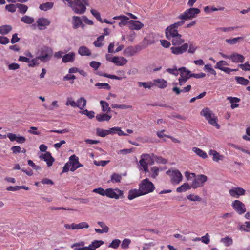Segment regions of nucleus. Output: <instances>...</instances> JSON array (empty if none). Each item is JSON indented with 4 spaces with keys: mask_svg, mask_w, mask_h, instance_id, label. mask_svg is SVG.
Masks as SVG:
<instances>
[{
    "mask_svg": "<svg viewBox=\"0 0 250 250\" xmlns=\"http://www.w3.org/2000/svg\"><path fill=\"white\" fill-rule=\"evenodd\" d=\"M207 177L203 174L198 175L193 181L191 187L193 188H197L199 187H202L204 183L207 181Z\"/></svg>",
    "mask_w": 250,
    "mask_h": 250,
    "instance_id": "obj_6",
    "label": "nucleus"
},
{
    "mask_svg": "<svg viewBox=\"0 0 250 250\" xmlns=\"http://www.w3.org/2000/svg\"><path fill=\"white\" fill-rule=\"evenodd\" d=\"M192 151L198 156L202 157L203 159H205L208 157L207 153L199 148L193 147Z\"/></svg>",
    "mask_w": 250,
    "mask_h": 250,
    "instance_id": "obj_30",
    "label": "nucleus"
},
{
    "mask_svg": "<svg viewBox=\"0 0 250 250\" xmlns=\"http://www.w3.org/2000/svg\"><path fill=\"white\" fill-rule=\"evenodd\" d=\"M89 227V225L86 222H81L79 224H77V229H88Z\"/></svg>",
    "mask_w": 250,
    "mask_h": 250,
    "instance_id": "obj_61",
    "label": "nucleus"
},
{
    "mask_svg": "<svg viewBox=\"0 0 250 250\" xmlns=\"http://www.w3.org/2000/svg\"><path fill=\"white\" fill-rule=\"evenodd\" d=\"M154 83H153L152 82H148V83H146V82H138V85L139 86L141 87L143 86L145 88H148L150 89L151 87L154 85Z\"/></svg>",
    "mask_w": 250,
    "mask_h": 250,
    "instance_id": "obj_49",
    "label": "nucleus"
},
{
    "mask_svg": "<svg viewBox=\"0 0 250 250\" xmlns=\"http://www.w3.org/2000/svg\"><path fill=\"white\" fill-rule=\"evenodd\" d=\"M78 52L81 56H90L91 54L90 50L85 46H80Z\"/></svg>",
    "mask_w": 250,
    "mask_h": 250,
    "instance_id": "obj_24",
    "label": "nucleus"
},
{
    "mask_svg": "<svg viewBox=\"0 0 250 250\" xmlns=\"http://www.w3.org/2000/svg\"><path fill=\"white\" fill-rule=\"evenodd\" d=\"M111 62L117 65L122 66L127 63V60L123 57H114L112 59Z\"/></svg>",
    "mask_w": 250,
    "mask_h": 250,
    "instance_id": "obj_18",
    "label": "nucleus"
},
{
    "mask_svg": "<svg viewBox=\"0 0 250 250\" xmlns=\"http://www.w3.org/2000/svg\"><path fill=\"white\" fill-rule=\"evenodd\" d=\"M93 192L99 194L100 195L102 196H106V189L104 190V189L101 188L94 189Z\"/></svg>",
    "mask_w": 250,
    "mask_h": 250,
    "instance_id": "obj_51",
    "label": "nucleus"
},
{
    "mask_svg": "<svg viewBox=\"0 0 250 250\" xmlns=\"http://www.w3.org/2000/svg\"><path fill=\"white\" fill-rule=\"evenodd\" d=\"M170 175L171 182L173 184H178L182 180L183 176L178 170L172 171Z\"/></svg>",
    "mask_w": 250,
    "mask_h": 250,
    "instance_id": "obj_8",
    "label": "nucleus"
},
{
    "mask_svg": "<svg viewBox=\"0 0 250 250\" xmlns=\"http://www.w3.org/2000/svg\"><path fill=\"white\" fill-rule=\"evenodd\" d=\"M237 27H219L216 29V31L219 33L224 32H229L233 31L235 28H237Z\"/></svg>",
    "mask_w": 250,
    "mask_h": 250,
    "instance_id": "obj_38",
    "label": "nucleus"
},
{
    "mask_svg": "<svg viewBox=\"0 0 250 250\" xmlns=\"http://www.w3.org/2000/svg\"><path fill=\"white\" fill-rule=\"evenodd\" d=\"M153 154H143L141 157H142L144 161L146 162L148 164L153 165L154 163V158L152 155Z\"/></svg>",
    "mask_w": 250,
    "mask_h": 250,
    "instance_id": "obj_23",
    "label": "nucleus"
},
{
    "mask_svg": "<svg viewBox=\"0 0 250 250\" xmlns=\"http://www.w3.org/2000/svg\"><path fill=\"white\" fill-rule=\"evenodd\" d=\"M235 79L238 83L243 85H247L249 83V80L245 79L244 77L237 76L235 77Z\"/></svg>",
    "mask_w": 250,
    "mask_h": 250,
    "instance_id": "obj_39",
    "label": "nucleus"
},
{
    "mask_svg": "<svg viewBox=\"0 0 250 250\" xmlns=\"http://www.w3.org/2000/svg\"><path fill=\"white\" fill-rule=\"evenodd\" d=\"M209 155L213 156V160L216 162H218L219 160H222L224 156L221 155L216 151L214 150H210L209 152Z\"/></svg>",
    "mask_w": 250,
    "mask_h": 250,
    "instance_id": "obj_26",
    "label": "nucleus"
},
{
    "mask_svg": "<svg viewBox=\"0 0 250 250\" xmlns=\"http://www.w3.org/2000/svg\"><path fill=\"white\" fill-rule=\"evenodd\" d=\"M112 133L111 128L110 130H104L100 128H97L96 129L97 135L102 137Z\"/></svg>",
    "mask_w": 250,
    "mask_h": 250,
    "instance_id": "obj_29",
    "label": "nucleus"
},
{
    "mask_svg": "<svg viewBox=\"0 0 250 250\" xmlns=\"http://www.w3.org/2000/svg\"><path fill=\"white\" fill-rule=\"evenodd\" d=\"M245 192V189L240 187L235 188L229 190L230 196L236 198H238L240 196L244 195Z\"/></svg>",
    "mask_w": 250,
    "mask_h": 250,
    "instance_id": "obj_12",
    "label": "nucleus"
},
{
    "mask_svg": "<svg viewBox=\"0 0 250 250\" xmlns=\"http://www.w3.org/2000/svg\"><path fill=\"white\" fill-rule=\"evenodd\" d=\"M128 27L131 30H138L143 26V24L138 21L129 20L128 21Z\"/></svg>",
    "mask_w": 250,
    "mask_h": 250,
    "instance_id": "obj_13",
    "label": "nucleus"
},
{
    "mask_svg": "<svg viewBox=\"0 0 250 250\" xmlns=\"http://www.w3.org/2000/svg\"><path fill=\"white\" fill-rule=\"evenodd\" d=\"M104 244V241L102 240H94L87 247V250H96V248L100 247Z\"/></svg>",
    "mask_w": 250,
    "mask_h": 250,
    "instance_id": "obj_21",
    "label": "nucleus"
},
{
    "mask_svg": "<svg viewBox=\"0 0 250 250\" xmlns=\"http://www.w3.org/2000/svg\"><path fill=\"white\" fill-rule=\"evenodd\" d=\"M154 188V185L147 178L142 180L139 184V189L143 195L152 192Z\"/></svg>",
    "mask_w": 250,
    "mask_h": 250,
    "instance_id": "obj_3",
    "label": "nucleus"
},
{
    "mask_svg": "<svg viewBox=\"0 0 250 250\" xmlns=\"http://www.w3.org/2000/svg\"><path fill=\"white\" fill-rule=\"evenodd\" d=\"M111 130H112V133H115L117 132L118 133V134L120 136L127 135L126 134L124 133L123 132V131L121 130V128L120 127H112L111 128Z\"/></svg>",
    "mask_w": 250,
    "mask_h": 250,
    "instance_id": "obj_54",
    "label": "nucleus"
},
{
    "mask_svg": "<svg viewBox=\"0 0 250 250\" xmlns=\"http://www.w3.org/2000/svg\"><path fill=\"white\" fill-rule=\"evenodd\" d=\"M229 59L235 63L243 62L245 60V58L243 55L237 53L232 54L229 56Z\"/></svg>",
    "mask_w": 250,
    "mask_h": 250,
    "instance_id": "obj_16",
    "label": "nucleus"
},
{
    "mask_svg": "<svg viewBox=\"0 0 250 250\" xmlns=\"http://www.w3.org/2000/svg\"><path fill=\"white\" fill-rule=\"evenodd\" d=\"M88 5V0H74L68 3V6L78 14L84 13L86 9V6Z\"/></svg>",
    "mask_w": 250,
    "mask_h": 250,
    "instance_id": "obj_1",
    "label": "nucleus"
},
{
    "mask_svg": "<svg viewBox=\"0 0 250 250\" xmlns=\"http://www.w3.org/2000/svg\"><path fill=\"white\" fill-rule=\"evenodd\" d=\"M40 158L44 160V161L46 162L48 167L51 166L54 161V158L51 156V154L48 152L41 155Z\"/></svg>",
    "mask_w": 250,
    "mask_h": 250,
    "instance_id": "obj_14",
    "label": "nucleus"
},
{
    "mask_svg": "<svg viewBox=\"0 0 250 250\" xmlns=\"http://www.w3.org/2000/svg\"><path fill=\"white\" fill-rule=\"evenodd\" d=\"M136 53V50L134 47L130 46L125 49L124 53L125 56L130 57L133 56Z\"/></svg>",
    "mask_w": 250,
    "mask_h": 250,
    "instance_id": "obj_33",
    "label": "nucleus"
},
{
    "mask_svg": "<svg viewBox=\"0 0 250 250\" xmlns=\"http://www.w3.org/2000/svg\"><path fill=\"white\" fill-rule=\"evenodd\" d=\"M191 188V185L190 186L188 183H186L183 184L180 187H178L176 189V191L179 193L182 192H185L188 190L190 189Z\"/></svg>",
    "mask_w": 250,
    "mask_h": 250,
    "instance_id": "obj_32",
    "label": "nucleus"
},
{
    "mask_svg": "<svg viewBox=\"0 0 250 250\" xmlns=\"http://www.w3.org/2000/svg\"><path fill=\"white\" fill-rule=\"evenodd\" d=\"M224 65H228V63L226 61L221 60L217 62L214 67L215 69L222 70V69L225 67H223Z\"/></svg>",
    "mask_w": 250,
    "mask_h": 250,
    "instance_id": "obj_47",
    "label": "nucleus"
},
{
    "mask_svg": "<svg viewBox=\"0 0 250 250\" xmlns=\"http://www.w3.org/2000/svg\"><path fill=\"white\" fill-rule=\"evenodd\" d=\"M182 35L179 34L175 37H172L171 42L173 46H180L185 41L184 39L181 38Z\"/></svg>",
    "mask_w": 250,
    "mask_h": 250,
    "instance_id": "obj_20",
    "label": "nucleus"
},
{
    "mask_svg": "<svg viewBox=\"0 0 250 250\" xmlns=\"http://www.w3.org/2000/svg\"><path fill=\"white\" fill-rule=\"evenodd\" d=\"M244 38L242 37H238L237 38H234L232 39H226V42L230 44H236L239 41L243 40Z\"/></svg>",
    "mask_w": 250,
    "mask_h": 250,
    "instance_id": "obj_43",
    "label": "nucleus"
},
{
    "mask_svg": "<svg viewBox=\"0 0 250 250\" xmlns=\"http://www.w3.org/2000/svg\"><path fill=\"white\" fill-rule=\"evenodd\" d=\"M221 241L223 242L226 246H229L232 244V240L229 237H226L222 238Z\"/></svg>",
    "mask_w": 250,
    "mask_h": 250,
    "instance_id": "obj_53",
    "label": "nucleus"
},
{
    "mask_svg": "<svg viewBox=\"0 0 250 250\" xmlns=\"http://www.w3.org/2000/svg\"><path fill=\"white\" fill-rule=\"evenodd\" d=\"M16 7H17L16 4H10L6 5L5 9L9 12L14 13L16 11Z\"/></svg>",
    "mask_w": 250,
    "mask_h": 250,
    "instance_id": "obj_58",
    "label": "nucleus"
},
{
    "mask_svg": "<svg viewBox=\"0 0 250 250\" xmlns=\"http://www.w3.org/2000/svg\"><path fill=\"white\" fill-rule=\"evenodd\" d=\"M204 70L208 71L210 73V74L213 75L214 76L216 75V71L213 69L211 64H206L204 66Z\"/></svg>",
    "mask_w": 250,
    "mask_h": 250,
    "instance_id": "obj_50",
    "label": "nucleus"
},
{
    "mask_svg": "<svg viewBox=\"0 0 250 250\" xmlns=\"http://www.w3.org/2000/svg\"><path fill=\"white\" fill-rule=\"evenodd\" d=\"M106 196L110 198L118 199L123 197V191L118 188H107L106 189Z\"/></svg>",
    "mask_w": 250,
    "mask_h": 250,
    "instance_id": "obj_7",
    "label": "nucleus"
},
{
    "mask_svg": "<svg viewBox=\"0 0 250 250\" xmlns=\"http://www.w3.org/2000/svg\"><path fill=\"white\" fill-rule=\"evenodd\" d=\"M131 243V241L129 239H125L121 244V247L122 249H127L130 243Z\"/></svg>",
    "mask_w": 250,
    "mask_h": 250,
    "instance_id": "obj_64",
    "label": "nucleus"
},
{
    "mask_svg": "<svg viewBox=\"0 0 250 250\" xmlns=\"http://www.w3.org/2000/svg\"><path fill=\"white\" fill-rule=\"evenodd\" d=\"M82 114L87 116L89 118L92 119L94 117L95 112L93 111H88L87 109L83 110L82 111L80 112Z\"/></svg>",
    "mask_w": 250,
    "mask_h": 250,
    "instance_id": "obj_44",
    "label": "nucleus"
},
{
    "mask_svg": "<svg viewBox=\"0 0 250 250\" xmlns=\"http://www.w3.org/2000/svg\"><path fill=\"white\" fill-rule=\"evenodd\" d=\"M21 21L27 24H31L34 21V19L28 16H24L21 19Z\"/></svg>",
    "mask_w": 250,
    "mask_h": 250,
    "instance_id": "obj_40",
    "label": "nucleus"
},
{
    "mask_svg": "<svg viewBox=\"0 0 250 250\" xmlns=\"http://www.w3.org/2000/svg\"><path fill=\"white\" fill-rule=\"evenodd\" d=\"M200 114L201 115L205 117L209 124L215 126L217 129L220 128V126L217 123V117L215 116V114L208 108L203 109Z\"/></svg>",
    "mask_w": 250,
    "mask_h": 250,
    "instance_id": "obj_2",
    "label": "nucleus"
},
{
    "mask_svg": "<svg viewBox=\"0 0 250 250\" xmlns=\"http://www.w3.org/2000/svg\"><path fill=\"white\" fill-rule=\"evenodd\" d=\"M187 198L192 201H201V198L197 195H194L193 194H190L187 196Z\"/></svg>",
    "mask_w": 250,
    "mask_h": 250,
    "instance_id": "obj_62",
    "label": "nucleus"
},
{
    "mask_svg": "<svg viewBox=\"0 0 250 250\" xmlns=\"http://www.w3.org/2000/svg\"><path fill=\"white\" fill-rule=\"evenodd\" d=\"M188 43H184L180 46H175L171 47L170 50L171 52L175 55H180L185 52L188 48Z\"/></svg>",
    "mask_w": 250,
    "mask_h": 250,
    "instance_id": "obj_10",
    "label": "nucleus"
},
{
    "mask_svg": "<svg viewBox=\"0 0 250 250\" xmlns=\"http://www.w3.org/2000/svg\"><path fill=\"white\" fill-rule=\"evenodd\" d=\"M96 118L99 122L108 121L111 119V116L103 113L97 114Z\"/></svg>",
    "mask_w": 250,
    "mask_h": 250,
    "instance_id": "obj_28",
    "label": "nucleus"
},
{
    "mask_svg": "<svg viewBox=\"0 0 250 250\" xmlns=\"http://www.w3.org/2000/svg\"><path fill=\"white\" fill-rule=\"evenodd\" d=\"M232 206L235 210L240 214H243L246 210L245 205L239 200H235Z\"/></svg>",
    "mask_w": 250,
    "mask_h": 250,
    "instance_id": "obj_9",
    "label": "nucleus"
},
{
    "mask_svg": "<svg viewBox=\"0 0 250 250\" xmlns=\"http://www.w3.org/2000/svg\"><path fill=\"white\" fill-rule=\"evenodd\" d=\"M75 53L73 52L66 54L62 56V61L64 63L73 62L75 60Z\"/></svg>",
    "mask_w": 250,
    "mask_h": 250,
    "instance_id": "obj_19",
    "label": "nucleus"
},
{
    "mask_svg": "<svg viewBox=\"0 0 250 250\" xmlns=\"http://www.w3.org/2000/svg\"><path fill=\"white\" fill-rule=\"evenodd\" d=\"M90 12L91 14L97 19V20L98 21H99L101 23L103 22V21L101 18V15L99 12H97V11L94 9H91L90 10Z\"/></svg>",
    "mask_w": 250,
    "mask_h": 250,
    "instance_id": "obj_52",
    "label": "nucleus"
},
{
    "mask_svg": "<svg viewBox=\"0 0 250 250\" xmlns=\"http://www.w3.org/2000/svg\"><path fill=\"white\" fill-rule=\"evenodd\" d=\"M139 164H140V166L143 167L144 171H145V172L148 171V164L146 163V162L144 161V159L142 157H141V159L139 161Z\"/></svg>",
    "mask_w": 250,
    "mask_h": 250,
    "instance_id": "obj_46",
    "label": "nucleus"
},
{
    "mask_svg": "<svg viewBox=\"0 0 250 250\" xmlns=\"http://www.w3.org/2000/svg\"><path fill=\"white\" fill-rule=\"evenodd\" d=\"M121 241L119 239H115L112 241V242L109 244V247H111L114 249H117L118 248Z\"/></svg>",
    "mask_w": 250,
    "mask_h": 250,
    "instance_id": "obj_56",
    "label": "nucleus"
},
{
    "mask_svg": "<svg viewBox=\"0 0 250 250\" xmlns=\"http://www.w3.org/2000/svg\"><path fill=\"white\" fill-rule=\"evenodd\" d=\"M46 55H49V57L52 56L53 50L51 48L48 47H44L42 48L40 55L45 56Z\"/></svg>",
    "mask_w": 250,
    "mask_h": 250,
    "instance_id": "obj_31",
    "label": "nucleus"
},
{
    "mask_svg": "<svg viewBox=\"0 0 250 250\" xmlns=\"http://www.w3.org/2000/svg\"><path fill=\"white\" fill-rule=\"evenodd\" d=\"M155 85L160 88H165L167 87V82L163 79H157L154 80Z\"/></svg>",
    "mask_w": 250,
    "mask_h": 250,
    "instance_id": "obj_25",
    "label": "nucleus"
},
{
    "mask_svg": "<svg viewBox=\"0 0 250 250\" xmlns=\"http://www.w3.org/2000/svg\"><path fill=\"white\" fill-rule=\"evenodd\" d=\"M95 86L99 89L103 88L107 90H110L111 89V86L107 83H96Z\"/></svg>",
    "mask_w": 250,
    "mask_h": 250,
    "instance_id": "obj_45",
    "label": "nucleus"
},
{
    "mask_svg": "<svg viewBox=\"0 0 250 250\" xmlns=\"http://www.w3.org/2000/svg\"><path fill=\"white\" fill-rule=\"evenodd\" d=\"M53 3L51 2H47L42 3L40 5L39 8L41 10L47 11L51 9L53 7Z\"/></svg>",
    "mask_w": 250,
    "mask_h": 250,
    "instance_id": "obj_35",
    "label": "nucleus"
},
{
    "mask_svg": "<svg viewBox=\"0 0 250 250\" xmlns=\"http://www.w3.org/2000/svg\"><path fill=\"white\" fill-rule=\"evenodd\" d=\"M154 158V160L156 161L158 163H161L163 164H166L167 163V160L161 157H158L157 156H156L154 154H152Z\"/></svg>",
    "mask_w": 250,
    "mask_h": 250,
    "instance_id": "obj_57",
    "label": "nucleus"
},
{
    "mask_svg": "<svg viewBox=\"0 0 250 250\" xmlns=\"http://www.w3.org/2000/svg\"><path fill=\"white\" fill-rule=\"evenodd\" d=\"M86 100L83 97H81L77 101V107L83 110L86 105Z\"/></svg>",
    "mask_w": 250,
    "mask_h": 250,
    "instance_id": "obj_27",
    "label": "nucleus"
},
{
    "mask_svg": "<svg viewBox=\"0 0 250 250\" xmlns=\"http://www.w3.org/2000/svg\"><path fill=\"white\" fill-rule=\"evenodd\" d=\"M178 71L180 72V77L178 80L179 84L180 86H182L191 77H189L190 71L185 67L179 68Z\"/></svg>",
    "mask_w": 250,
    "mask_h": 250,
    "instance_id": "obj_5",
    "label": "nucleus"
},
{
    "mask_svg": "<svg viewBox=\"0 0 250 250\" xmlns=\"http://www.w3.org/2000/svg\"><path fill=\"white\" fill-rule=\"evenodd\" d=\"M12 26L8 25H2L0 27V34L2 35H6L11 31Z\"/></svg>",
    "mask_w": 250,
    "mask_h": 250,
    "instance_id": "obj_34",
    "label": "nucleus"
},
{
    "mask_svg": "<svg viewBox=\"0 0 250 250\" xmlns=\"http://www.w3.org/2000/svg\"><path fill=\"white\" fill-rule=\"evenodd\" d=\"M52 57H49V55H40L39 56L37 57L38 60H40L41 61L43 62H46L49 61L51 59Z\"/></svg>",
    "mask_w": 250,
    "mask_h": 250,
    "instance_id": "obj_55",
    "label": "nucleus"
},
{
    "mask_svg": "<svg viewBox=\"0 0 250 250\" xmlns=\"http://www.w3.org/2000/svg\"><path fill=\"white\" fill-rule=\"evenodd\" d=\"M100 104L102 107V111L103 112H106L108 113L111 111V109L109 107V104L106 102L104 101H101Z\"/></svg>",
    "mask_w": 250,
    "mask_h": 250,
    "instance_id": "obj_37",
    "label": "nucleus"
},
{
    "mask_svg": "<svg viewBox=\"0 0 250 250\" xmlns=\"http://www.w3.org/2000/svg\"><path fill=\"white\" fill-rule=\"evenodd\" d=\"M104 40V35H101L99 36L97 40L94 42V44L96 47H100L103 45V44L101 42Z\"/></svg>",
    "mask_w": 250,
    "mask_h": 250,
    "instance_id": "obj_42",
    "label": "nucleus"
},
{
    "mask_svg": "<svg viewBox=\"0 0 250 250\" xmlns=\"http://www.w3.org/2000/svg\"><path fill=\"white\" fill-rule=\"evenodd\" d=\"M238 67L244 71H250V65L248 62H246L244 64H239Z\"/></svg>",
    "mask_w": 250,
    "mask_h": 250,
    "instance_id": "obj_63",
    "label": "nucleus"
},
{
    "mask_svg": "<svg viewBox=\"0 0 250 250\" xmlns=\"http://www.w3.org/2000/svg\"><path fill=\"white\" fill-rule=\"evenodd\" d=\"M165 33L166 38L169 40H171L172 37L179 35L178 33L177 29L174 28L171 25H169L166 29Z\"/></svg>",
    "mask_w": 250,
    "mask_h": 250,
    "instance_id": "obj_11",
    "label": "nucleus"
},
{
    "mask_svg": "<svg viewBox=\"0 0 250 250\" xmlns=\"http://www.w3.org/2000/svg\"><path fill=\"white\" fill-rule=\"evenodd\" d=\"M73 19V25L74 29H77L80 26H82L83 28L84 24L83 23L82 18L81 19L80 17L74 16L72 17Z\"/></svg>",
    "mask_w": 250,
    "mask_h": 250,
    "instance_id": "obj_17",
    "label": "nucleus"
},
{
    "mask_svg": "<svg viewBox=\"0 0 250 250\" xmlns=\"http://www.w3.org/2000/svg\"><path fill=\"white\" fill-rule=\"evenodd\" d=\"M16 6L19 9V12L21 13L24 14L28 10V6L26 5L18 3L16 4Z\"/></svg>",
    "mask_w": 250,
    "mask_h": 250,
    "instance_id": "obj_41",
    "label": "nucleus"
},
{
    "mask_svg": "<svg viewBox=\"0 0 250 250\" xmlns=\"http://www.w3.org/2000/svg\"><path fill=\"white\" fill-rule=\"evenodd\" d=\"M122 177L120 175L113 173L111 176V181L113 183H119L120 182Z\"/></svg>",
    "mask_w": 250,
    "mask_h": 250,
    "instance_id": "obj_48",
    "label": "nucleus"
},
{
    "mask_svg": "<svg viewBox=\"0 0 250 250\" xmlns=\"http://www.w3.org/2000/svg\"><path fill=\"white\" fill-rule=\"evenodd\" d=\"M141 195H143L142 194L139 189L138 190H130L128 192V199L131 200Z\"/></svg>",
    "mask_w": 250,
    "mask_h": 250,
    "instance_id": "obj_22",
    "label": "nucleus"
},
{
    "mask_svg": "<svg viewBox=\"0 0 250 250\" xmlns=\"http://www.w3.org/2000/svg\"><path fill=\"white\" fill-rule=\"evenodd\" d=\"M71 164V166H77L79 165H81L78 161V158L75 155H72L69 158V161L68 162Z\"/></svg>",
    "mask_w": 250,
    "mask_h": 250,
    "instance_id": "obj_36",
    "label": "nucleus"
},
{
    "mask_svg": "<svg viewBox=\"0 0 250 250\" xmlns=\"http://www.w3.org/2000/svg\"><path fill=\"white\" fill-rule=\"evenodd\" d=\"M245 224V225H241L240 227V229L246 231H250V221L246 222Z\"/></svg>",
    "mask_w": 250,
    "mask_h": 250,
    "instance_id": "obj_59",
    "label": "nucleus"
},
{
    "mask_svg": "<svg viewBox=\"0 0 250 250\" xmlns=\"http://www.w3.org/2000/svg\"><path fill=\"white\" fill-rule=\"evenodd\" d=\"M66 105H70L73 107H77V102L74 101L72 98H68L66 102Z\"/></svg>",
    "mask_w": 250,
    "mask_h": 250,
    "instance_id": "obj_60",
    "label": "nucleus"
},
{
    "mask_svg": "<svg viewBox=\"0 0 250 250\" xmlns=\"http://www.w3.org/2000/svg\"><path fill=\"white\" fill-rule=\"evenodd\" d=\"M37 23L39 29L42 30L45 29L46 27L50 24V22L48 19L42 18L39 19L37 21Z\"/></svg>",
    "mask_w": 250,
    "mask_h": 250,
    "instance_id": "obj_15",
    "label": "nucleus"
},
{
    "mask_svg": "<svg viewBox=\"0 0 250 250\" xmlns=\"http://www.w3.org/2000/svg\"><path fill=\"white\" fill-rule=\"evenodd\" d=\"M200 12L197 8H190L186 10L183 13L180 14L178 18L182 20H189L196 17Z\"/></svg>",
    "mask_w": 250,
    "mask_h": 250,
    "instance_id": "obj_4",
    "label": "nucleus"
}]
</instances>
